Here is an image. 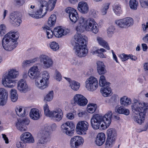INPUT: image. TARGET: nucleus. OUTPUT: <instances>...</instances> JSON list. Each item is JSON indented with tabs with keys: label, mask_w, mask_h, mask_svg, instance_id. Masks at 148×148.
<instances>
[{
	"label": "nucleus",
	"mask_w": 148,
	"mask_h": 148,
	"mask_svg": "<svg viewBox=\"0 0 148 148\" xmlns=\"http://www.w3.org/2000/svg\"><path fill=\"white\" fill-rule=\"evenodd\" d=\"M131 106L133 112V119L135 122L141 124L143 122L147 110L148 109V103H145L134 98Z\"/></svg>",
	"instance_id": "f257e3e1"
},
{
	"label": "nucleus",
	"mask_w": 148,
	"mask_h": 148,
	"mask_svg": "<svg viewBox=\"0 0 148 148\" xmlns=\"http://www.w3.org/2000/svg\"><path fill=\"white\" fill-rule=\"evenodd\" d=\"M87 37L79 34H75L71 43L74 46V53L78 57L85 56L88 53V49L86 48L85 45L87 41Z\"/></svg>",
	"instance_id": "f03ea898"
},
{
	"label": "nucleus",
	"mask_w": 148,
	"mask_h": 148,
	"mask_svg": "<svg viewBox=\"0 0 148 148\" xmlns=\"http://www.w3.org/2000/svg\"><path fill=\"white\" fill-rule=\"evenodd\" d=\"M112 114L111 111H109L103 116L97 114L94 115L91 119V123L92 127L95 129H97L99 127L102 122L101 126V127L107 128L109 127L111 123V119Z\"/></svg>",
	"instance_id": "7ed1b4c3"
},
{
	"label": "nucleus",
	"mask_w": 148,
	"mask_h": 148,
	"mask_svg": "<svg viewBox=\"0 0 148 148\" xmlns=\"http://www.w3.org/2000/svg\"><path fill=\"white\" fill-rule=\"evenodd\" d=\"M19 36L17 32L11 31L7 33L2 40V44L3 48L8 51L13 50L17 46V40Z\"/></svg>",
	"instance_id": "20e7f679"
},
{
	"label": "nucleus",
	"mask_w": 148,
	"mask_h": 148,
	"mask_svg": "<svg viewBox=\"0 0 148 148\" xmlns=\"http://www.w3.org/2000/svg\"><path fill=\"white\" fill-rule=\"evenodd\" d=\"M19 75L18 71L15 69L8 71L7 74L2 79V84L5 87L12 88L15 86V82L14 79L17 77Z\"/></svg>",
	"instance_id": "39448f33"
},
{
	"label": "nucleus",
	"mask_w": 148,
	"mask_h": 148,
	"mask_svg": "<svg viewBox=\"0 0 148 148\" xmlns=\"http://www.w3.org/2000/svg\"><path fill=\"white\" fill-rule=\"evenodd\" d=\"M38 9L36 12L34 13L30 11H28V14L31 17L36 18L42 17L47 13L48 9L47 2L45 1H40L38 4Z\"/></svg>",
	"instance_id": "423d86ee"
},
{
	"label": "nucleus",
	"mask_w": 148,
	"mask_h": 148,
	"mask_svg": "<svg viewBox=\"0 0 148 148\" xmlns=\"http://www.w3.org/2000/svg\"><path fill=\"white\" fill-rule=\"evenodd\" d=\"M99 82L100 86L103 87L100 90L102 95L105 97L110 95L111 89L109 87L110 83L106 82L104 75H102L100 77Z\"/></svg>",
	"instance_id": "0eeeda50"
},
{
	"label": "nucleus",
	"mask_w": 148,
	"mask_h": 148,
	"mask_svg": "<svg viewBox=\"0 0 148 148\" xmlns=\"http://www.w3.org/2000/svg\"><path fill=\"white\" fill-rule=\"evenodd\" d=\"M40 64H38L33 66L29 70L28 75L29 77L32 79H35V83L36 82H39L40 78V68L38 66Z\"/></svg>",
	"instance_id": "6e6552de"
},
{
	"label": "nucleus",
	"mask_w": 148,
	"mask_h": 148,
	"mask_svg": "<svg viewBox=\"0 0 148 148\" xmlns=\"http://www.w3.org/2000/svg\"><path fill=\"white\" fill-rule=\"evenodd\" d=\"M71 102L73 106H75L77 105L80 106H84L87 104L88 100L83 95L77 94L74 96Z\"/></svg>",
	"instance_id": "1a4fd4ad"
},
{
	"label": "nucleus",
	"mask_w": 148,
	"mask_h": 148,
	"mask_svg": "<svg viewBox=\"0 0 148 148\" xmlns=\"http://www.w3.org/2000/svg\"><path fill=\"white\" fill-rule=\"evenodd\" d=\"M63 132L69 136L73 135L74 132L75 126L72 122L67 121L61 126Z\"/></svg>",
	"instance_id": "9d476101"
},
{
	"label": "nucleus",
	"mask_w": 148,
	"mask_h": 148,
	"mask_svg": "<svg viewBox=\"0 0 148 148\" xmlns=\"http://www.w3.org/2000/svg\"><path fill=\"white\" fill-rule=\"evenodd\" d=\"M49 78L48 72L44 71L42 74V79L40 78L39 82H36V86L41 89H43L48 87V80Z\"/></svg>",
	"instance_id": "9b49d317"
},
{
	"label": "nucleus",
	"mask_w": 148,
	"mask_h": 148,
	"mask_svg": "<svg viewBox=\"0 0 148 148\" xmlns=\"http://www.w3.org/2000/svg\"><path fill=\"white\" fill-rule=\"evenodd\" d=\"M98 86V80L96 78L91 76L88 78L85 82V86L90 91H93L97 88Z\"/></svg>",
	"instance_id": "f8f14e48"
},
{
	"label": "nucleus",
	"mask_w": 148,
	"mask_h": 148,
	"mask_svg": "<svg viewBox=\"0 0 148 148\" xmlns=\"http://www.w3.org/2000/svg\"><path fill=\"white\" fill-rule=\"evenodd\" d=\"M39 59L44 68L47 69L52 66L53 61L52 59L49 56L42 54L39 56Z\"/></svg>",
	"instance_id": "ddd939ff"
},
{
	"label": "nucleus",
	"mask_w": 148,
	"mask_h": 148,
	"mask_svg": "<svg viewBox=\"0 0 148 148\" xmlns=\"http://www.w3.org/2000/svg\"><path fill=\"white\" fill-rule=\"evenodd\" d=\"M50 127L48 126L45 127L44 129L40 131L38 134L39 139L48 142L50 140Z\"/></svg>",
	"instance_id": "4468645a"
},
{
	"label": "nucleus",
	"mask_w": 148,
	"mask_h": 148,
	"mask_svg": "<svg viewBox=\"0 0 148 148\" xmlns=\"http://www.w3.org/2000/svg\"><path fill=\"white\" fill-rule=\"evenodd\" d=\"M88 127V124L86 121H80L77 124L76 130L79 134H85Z\"/></svg>",
	"instance_id": "2eb2a0df"
},
{
	"label": "nucleus",
	"mask_w": 148,
	"mask_h": 148,
	"mask_svg": "<svg viewBox=\"0 0 148 148\" xmlns=\"http://www.w3.org/2000/svg\"><path fill=\"white\" fill-rule=\"evenodd\" d=\"M87 25L85 27V30L92 32L95 34H97L99 31L97 24L93 18H89L87 19Z\"/></svg>",
	"instance_id": "dca6fc26"
},
{
	"label": "nucleus",
	"mask_w": 148,
	"mask_h": 148,
	"mask_svg": "<svg viewBox=\"0 0 148 148\" xmlns=\"http://www.w3.org/2000/svg\"><path fill=\"white\" fill-rule=\"evenodd\" d=\"M49 116L51 117L52 119L54 121L59 122L62 118V111L60 108H57L51 112Z\"/></svg>",
	"instance_id": "f3484780"
},
{
	"label": "nucleus",
	"mask_w": 148,
	"mask_h": 148,
	"mask_svg": "<svg viewBox=\"0 0 148 148\" xmlns=\"http://www.w3.org/2000/svg\"><path fill=\"white\" fill-rule=\"evenodd\" d=\"M65 12L68 14L70 21L72 22L75 23L79 18V17L77 11L74 8L70 7L66 8Z\"/></svg>",
	"instance_id": "a211bd4d"
},
{
	"label": "nucleus",
	"mask_w": 148,
	"mask_h": 148,
	"mask_svg": "<svg viewBox=\"0 0 148 148\" xmlns=\"http://www.w3.org/2000/svg\"><path fill=\"white\" fill-rule=\"evenodd\" d=\"M84 140L80 136H76L72 138L70 141V145L71 148H78L83 144Z\"/></svg>",
	"instance_id": "6ab92c4d"
},
{
	"label": "nucleus",
	"mask_w": 148,
	"mask_h": 148,
	"mask_svg": "<svg viewBox=\"0 0 148 148\" xmlns=\"http://www.w3.org/2000/svg\"><path fill=\"white\" fill-rule=\"evenodd\" d=\"M70 32L69 29L62 28L61 26H58L54 28V34L55 36L58 38L62 37L68 34Z\"/></svg>",
	"instance_id": "aec40b11"
},
{
	"label": "nucleus",
	"mask_w": 148,
	"mask_h": 148,
	"mask_svg": "<svg viewBox=\"0 0 148 148\" xmlns=\"http://www.w3.org/2000/svg\"><path fill=\"white\" fill-rule=\"evenodd\" d=\"M10 21L14 26H19L22 22L19 14L17 12H13L10 14Z\"/></svg>",
	"instance_id": "412c9836"
},
{
	"label": "nucleus",
	"mask_w": 148,
	"mask_h": 148,
	"mask_svg": "<svg viewBox=\"0 0 148 148\" xmlns=\"http://www.w3.org/2000/svg\"><path fill=\"white\" fill-rule=\"evenodd\" d=\"M87 19L83 17H81L78 19V25L76 27V30L78 32H83L87 25Z\"/></svg>",
	"instance_id": "4be33fe9"
},
{
	"label": "nucleus",
	"mask_w": 148,
	"mask_h": 148,
	"mask_svg": "<svg viewBox=\"0 0 148 148\" xmlns=\"http://www.w3.org/2000/svg\"><path fill=\"white\" fill-rule=\"evenodd\" d=\"M8 92L3 88H0V106H3L7 103L8 99Z\"/></svg>",
	"instance_id": "5701e85b"
},
{
	"label": "nucleus",
	"mask_w": 148,
	"mask_h": 148,
	"mask_svg": "<svg viewBox=\"0 0 148 148\" xmlns=\"http://www.w3.org/2000/svg\"><path fill=\"white\" fill-rule=\"evenodd\" d=\"M17 89L21 92H26L29 90L26 81L24 79L20 80L18 82Z\"/></svg>",
	"instance_id": "b1692460"
},
{
	"label": "nucleus",
	"mask_w": 148,
	"mask_h": 148,
	"mask_svg": "<svg viewBox=\"0 0 148 148\" xmlns=\"http://www.w3.org/2000/svg\"><path fill=\"white\" fill-rule=\"evenodd\" d=\"M77 8L79 11L82 14H86L89 11L88 4L84 1H81L79 3Z\"/></svg>",
	"instance_id": "393cba45"
},
{
	"label": "nucleus",
	"mask_w": 148,
	"mask_h": 148,
	"mask_svg": "<svg viewBox=\"0 0 148 148\" xmlns=\"http://www.w3.org/2000/svg\"><path fill=\"white\" fill-rule=\"evenodd\" d=\"M21 139L26 143H31L34 142V139L32 135L28 132L23 133L20 136Z\"/></svg>",
	"instance_id": "a878e982"
},
{
	"label": "nucleus",
	"mask_w": 148,
	"mask_h": 148,
	"mask_svg": "<svg viewBox=\"0 0 148 148\" xmlns=\"http://www.w3.org/2000/svg\"><path fill=\"white\" fill-rule=\"evenodd\" d=\"M29 116L31 119L34 120H37L41 117V114L38 109L32 108L31 110Z\"/></svg>",
	"instance_id": "bb28decb"
},
{
	"label": "nucleus",
	"mask_w": 148,
	"mask_h": 148,
	"mask_svg": "<svg viewBox=\"0 0 148 148\" xmlns=\"http://www.w3.org/2000/svg\"><path fill=\"white\" fill-rule=\"evenodd\" d=\"M65 78L69 82V86L72 90L76 91L79 89L80 86V84L79 83L75 80H71L69 78L65 77Z\"/></svg>",
	"instance_id": "cd10ccee"
},
{
	"label": "nucleus",
	"mask_w": 148,
	"mask_h": 148,
	"mask_svg": "<svg viewBox=\"0 0 148 148\" xmlns=\"http://www.w3.org/2000/svg\"><path fill=\"white\" fill-rule=\"evenodd\" d=\"M105 135L103 133L98 134L97 136L95 141L96 144L100 146L102 145L105 141Z\"/></svg>",
	"instance_id": "c85d7f7f"
},
{
	"label": "nucleus",
	"mask_w": 148,
	"mask_h": 148,
	"mask_svg": "<svg viewBox=\"0 0 148 148\" xmlns=\"http://www.w3.org/2000/svg\"><path fill=\"white\" fill-rule=\"evenodd\" d=\"M97 71L99 74H104L106 72L105 66L102 62L100 61L97 62Z\"/></svg>",
	"instance_id": "c756f323"
},
{
	"label": "nucleus",
	"mask_w": 148,
	"mask_h": 148,
	"mask_svg": "<svg viewBox=\"0 0 148 148\" xmlns=\"http://www.w3.org/2000/svg\"><path fill=\"white\" fill-rule=\"evenodd\" d=\"M115 111L119 114H123L128 115L130 113L129 110L122 106H116L115 108Z\"/></svg>",
	"instance_id": "7c9ffc66"
},
{
	"label": "nucleus",
	"mask_w": 148,
	"mask_h": 148,
	"mask_svg": "<svg viewBox=\"0 0 148 148\" xmlns=\"http://www.w3.org/2000/svg\"><path fill=\"white\" fill-rule=\"evenodd\" d=\"M107 138H110L116 139L117 132L116 130L114 129H108L107 131Z\"/></svg>",
	"instance_id": "2f4dec72"
},
{
	"label": "nucleus",
	"mask_w": 148,
	"mask_h": 148,
	"mask_svg": "<svg viewBox=\"0 0 148 148\" xmlns=\"http://www.w3.org/2000/svg\"><path fill=\"white\" fill-rule=\"evenodd\" d=\"M22 107L19 106H17L15 109L17 115L21 117L24 116L26 114L25 110H24L23 111H22Z\"/></svg>",
	"instance_id": "473e14b6"
},
{
	"label": "nucleus",
	"mask_w": 148,
	"mask_h": 148,
	"mask_svg": "<svg viewBox=\"0 0 148 148\" xmlns=\"http://www.w3.org/2000/svg\"><path fill=\"white\" fill-rule=\"evenodd\" d=\"M97 40L99 44L106 49L108 50H110V49L108 43L103 38L99 37H97Z\"/></svg>",
	"instance_id": "72a5a7b5"
},
{
	"label": "nucleus",
	"mask_w": 148,
	"mask_h": 148,
	"mask_svg": "<svg viewBox=\"0 0 148 148\" xmlns=\"http://www.w3.org/2000/svg\"><path fill=\"white\" fill-rule=\"evenodd\" d=\"M112 9L114 13L117 16H120L122 12L121 5L115 4L112 5Z\"/></svg>",
	"instance_id": "f704fd0d"
},
{
	"label": "nucleus",
	"mask_w": 148,
	"mask_h": 148,
	"mask_svg": "<svg viewBox=\"0 0 148 148\" xmlns=\"http://www.w3.org/2000/svg\"><path fill=\"white\" fill-rule=\"evenodd\" d=\"M106 51V50L103 48H101L99 49H96L95 51H91V53L94 54H98L97 56L100 58H106V56L104 55L103 52Z\"/></svg>",
	"instance_id": "c9c22d12"
},
{
	"label": "nucleus",
	"mask_w": 148,
	"mask_h": 148,
	"mask_svg": "<svg viewBox=\"0 0 148 148\" xmlns=\"http://www.w3.org/2000/svg\"><path fill=\"white\" fill-rule=\"evenodd\" d=\"M120 103L121 105L126 106L131 103V99L129 98L124 96L121 98Z\"/></svg>",
	"instance_id": "e433bc0d"
},
{
	"label": "nucleus",
	"mask_w": 148,
	"mask_h": 148,
	"mask_svg": "<svg viewBox=\"0 0 148 148\" xmlns=\"http://www.w3.org/2000/svg\"><path fill=\"white\" fill-rule=\"evenodd\" d=\"M43 27V29L46 33L47 38L48 39L51 38L54 34V32H53L52 30H51L49 27L47 25Z\"/></svg>",
	"instance_id": "4c0bfd02"
},
{
	"label": "nucleus",
	"mask_w": 148,
	"mask_h": 148,
	"mask_svg": "<svg viewBox=\"0 0 148 148\" xmlns=\"http://www.w3.org/2000/svg\"><path fill=\"white\" fill-rule=\"evenodd\" d=\"M116 139L107 138L105 145L106 148H111L114 143Z\"/></svg>",
	"instance_id": "58836bf2"
},
{
	"label": "nucleus",
	"mask_w": 148,
	"mask_h": 148,
	"mask_svg": "<svg viewBox=\"0 0 148 148\" xmlns=\"http://www.w3.org/2000/svg\"><path fill=\"white\" fill-rule=\"evenodd\" d=\"M110 5L109 3H105L103 5L100 10V12L102 15H105L106 14Z\"/></svg>",
	"instance_id": "ea45409f"
},
{
	"label": "nucleus",
	"mask_w": 148,
	"mask_h": 148,
	"mask_svg": "<svg viewBox=\"0 0 148 148\" xmlns=\"http://www.w3.org/2000/svg\"><path fill=\"white\" fill-rule=\"evenodd\" d=\"M97 106L96 104L90 103L88 104L87 107L88 111L90 113H92L95 111Z\"/></svg>",
	"instance_id": "a19ab883"
},
{
	"label": "nucleus",
	"mask_w": 148,
	"mask_h": 148,
	"mask_svg": "<svg viewBox=\"0 0 148 148\" xmlns=\"http://www.w3.org/2000/svg\"><path fill=\"white\" fill-rule=\"evenodd\" d=\"M11 100L13 102L16 101L18 99V95L16 90L15 89H12L11 90Z\"/></svg>",
	"instance_id": "79ce46f5"
},
{
	"label": "nucleus",
	"mask_w": 148,
	"mask_h": 148,
	"mask_svg": "<svg viewBox=\"0 0 148 148\" xmlns=\"http://www.w3.org/2000/svg\"><path fill=\"white\" fill-rule=\"evenodd\" d=\"M115 23L120 28H127L124 18L116 21Z\"/></svg>",
	"instance_id": "37998d69"
},
{
	"label": "nucleus",
	"mask_w": 148,
	"mask_h": 148,
	"mask_svg": "<svg viewBox=\"0 0 148 148\" xmlns=\"http://www.w3.org/2000/svg\"><path fill=\"white\" fill-rule=\"evenodd\" d=\"M127 28L132 26L134 24L133 19L130 17H127L124 18Z\"/></svg>",
	"instance_id": "c03bdc74"
},
{
	"label": "nucleus",
	"mask_w": 148,
	"mask_h": 148,
	"mask_svg": "<svg viewBox=\"0 0 148 148\" xmlns=\"http://www.w3.org/2000/svg\"><path fill=\"white\" fill-rule=\"evenodd\" d=\"M50 48L54 51L58 50L59 48L58 44L56 42H52L49 44Z\"/></svg>",
	"instance_id": "a18cd8bd"
},
{
	"label": "nucleus",
	"mask_w": 148,
	"mask_h": 148,
	"mask_svg": "<svg viewBox=\"0 0 148 148\" xmlns=\"http://www.w3.org/2000/svg\"><path fill=\"white\" fill-rule=\"evenodd\" d=\"M129 4L131 8L134 10H136L137 9L138 2L136 0H130Z\"/></svg>",
	"instance_id": "49530a36"
},
{
	"label": "nucleus",
	"mask_w": 148,
	"mask_h": 148,
	"mask_svg": "<svg viewBox=\"0 0 148 148\" xmlns=\"http://www.w3.org/2000/svg\"><path fill=\"white\" fill-rule=\"evenodd\" d=\"M53 91H50L45 97V100L47 101H51L53 98Z\"/></svg>",
	"instance_id": "de8ad7c7"
},
{
	"label": "nucleus",
	"mask_w": 148,
	"mask_h": 148,
	"mask_svg": "<svg viewBox=\"0 0 148 148\" xmlns=\"http://www.w3.org/2000/svg\"><path fill=\"white\" fill-rule=\"evenodd\" d=\"M7 29L5 25L3 24L0 25V35L2 36L6 32Z\"/></svg>",
	"instance_id": "09e8293b"
},
{
	"label": "nucleus",
	"mask_w": 148,
	"mask_h": 148,
	"mask_svg": "<svg viewBox=\"0 0 148 148\" xmlns=\"http://www.w3.org/2000/svg\"><path fill=\"white\" fill-rule=\"evenodd\" d=\"M114 26L111 25L109 26L107 29V34L108 36L111 37L114 34L115 30Z\"/></svg>",
	"instance_id": "8fccbe9b"
},
{
	"label": "nucleus",
	"mask_w": 148,
	"mask_h": 148,
	"mask_svg": "<svg viewBox=\"0 0 148 148\" xmlns=\"http://www.w3.org/2000/svg\"><path fill=\"white\" fill-rule=\"evenodd\" d=\"M16 127L17 129L20 131H25L27 128L26 126L23 125L19 121L17 123Z\"/></svg>",
	"instance_id": "3c124183"
},
{
	"label": "nucleus",
	"mask_w": 148,
	"mask_h": 148,
	"mask_svg": "<svg viewBox=\"0 0 148 148\" xmlns=\"http://www.w3.org/2000/svg\"><path fill=\"white\" fill-rule=\"evenodd\" d=\"M47 142L39 139L37 143V147L38 148H45L46 147V143Z\"/></svg>",
	"instance_id": "603ef678"
},
{
	"label": "nucleus",
	"mask_w": 148,
	"mask_h": 148,
	"mask_svg": "<svg viewBox=\"0 0 148 148\" xmlns=\"http://www.w3.org/2000/svg\"><path fill=\"white\" fill-rule=\"evenodd\" d=\"M43 109L45 114L46 116H49L51 111H50L49 108V106L47 103H45L43 106Z\"/></svg>",
	"instance_id": "864d4df0"
},
{
	"label": "nucleus",
	"mask_w": 148,
	"mask_h": 148,
	"mask_svg": "<svg viewBox=\"0 0 148 148\" xmlns=\"http://www.w3.org/2000/svg\"><path fill=\"white\" fill-rule=\"evenodd\" d=\"M25 143H26L24 142V141L21 139L20 141H18L17 142L16 146L18 148H23L25 145Z\"/></svg>",
	"instance_id": "5fc2aeb1"
},
{
	"label": "nucleus",
	"mask_w": 148,
	"mask_h": 148,
	"mask_svg": "<svg viewBox=\"0 0 148 148\" xmlns=\"http://www.w3.org/2000/svg\"><path fill=\"white\" fill-rule=\"evenodd\" d=\"M130 56V55H127L124 53H123L120 56V58L122 61H124L127 60L129 58V56Z\"/></svg>",
	"instance_id": "6e6d98bb"
},
{
	"label": "nucleus",
	"mask_w": 148,
	"mask_h": 148,
	"mask_svg": "<svg viewBox=\"0 0 148 148\" xmlns=\"http://www.w3.org/2000/svg\"><path fill=\"white\" fill-rule=\"evenodd\" d=\"M71 63L74 65H79V62L78 61L77 59L76 58H73L71 60Z\"/></svg>",
	"instance_id": "4d7b16f0"
},
{
	"label": "nucleus",
	"mask_w": 148,
	"mask_h": 148,
	"mask_svg": "<svg viewBox=\"0 0 148 148\" xmlns=\"http://www.w3.org/2000/svg\"><path fill=\"white\" fill-rule=\"evenodd\" d=\"M56 76L55 79L58 81H60L62 79V76L60 73L57 70L55 71Z\"/></svg>",
	"instance_id": "13d9d810"
},
{
	"label": "nucleus",
	"mask_w": 148,
	"mask_h": 148,
	"mask_svg": "<svg viewBox=\"0 0 148 148\" xmlns=\"http://www.w3.org/2000/svg\"><path fill=\"white\" fill-rule=\"evenodd\" d=\"M141 5L143 8H145L148 6V1H145L144 0H139Z\"/></svg>",
	"instance_id": "bf43d9fd"
},
{
	"label": "nucleus",
	"mask_w": 148,
	"mask_h": 148,
	"mask_svg": "<svg viewBox=\"0 0 148 148\" xmlns=\"http://www.w3.org/2000/svg\"><path fill=\"white\" fill-rule=\"evenodd\" d=\"M20 122L24 126L28 125L29 123V120L28 119H25L21 120Z\"/></svg>",
	"instance_id": "052dcab7"
},
{
	"label": "nucleus",
	"mask_w": 148,
	"mask_h": 148,
	"mask_svg": "<svg viewBox=\"0 0 148 148\" xmlns=\"http://www.w3.org/2000/svg\"><path fill=\"white\" fill-rule=\"evenodd\" d=\"M30 63H32L30 60L24 61L22 63V66L23 67L28 66Z\"/></svg>",
	"instance_id": "680f3d73"
},
{
	"label": "nucleus",
	"mask_w": 148,
	"mask_h": 148,
	"mask_svg": "<svg viewBox=\"0 0 148 148\" xmlns=\"http://www.w3.org/2000/svg\"><path fill=\"white\" fill-rule=\"evenodd\" d=\"M23 1H21L19 0H15V4L16 5L20 6L22 5L24 3Z\"/></svg>",
	"instance_id": "e2e57ef3"
},
{
	"label": "nucleus",
	"mask_w": 148,
	"mask_h": 148,
	"mask_svg": "<svg viewBox=\"0 0 148 148\" xmlns=\"http://www.w3.org/2000/svg\"><path fill=\"white\" fill-rule=\"evenodd\" d=\"M57 0H49L48 3H47L48 5L49 4L50 5H52L54 7L55 6Z\"/></svg>",
	"instance_id": "0e129e2a"
},
{
	"label": "nucleus",
	"mask_w": 148,
	"mask_h": 148,
	"mask_svg": "<svg viewBox=\"0 0 148 148\" xmlns=\"http://www.w3.org/2000/svg\"><path fill=\"white\" fill-rule=\"evenodd\" d=\"M55 23L56 22L55 21H53H53L49 19L48 21V25L49 27H51L55 25Z\"/></svg>",
	"instance_id": "69168bd1"
},
{
	"label": "nucleus",
	"mask_w": 148,
	"mask_h": 148,
	"mask_svg": "<svg viewBox=\"0 0 148 148\" xmlns=\"http://www.w3.org/2000/svg\"><path fill=\"white\" fill-rule=\"evenodd\" d=\"M66 117L68 119L71 120L74 119V116L73 113H69L67 114Z\"/></svg>",
	"instance_id": "338daca9"
},
{
	"label": "nucleus",
	"mask_w": 148,
	"mask_h": 148,
	"mask_svg": "<svg viewBox=\"0 0 148 148\" xmlns=\"http://www.w3.org/2000/svg\"><path fill=\"white\" fill-rule=\"evenodd\" d=\"M143 29L144 31L146 30H148V22H146V24H143L142 25Z\"/></svg>",
	"instance_id": "774afa93"
}]
</instances>
